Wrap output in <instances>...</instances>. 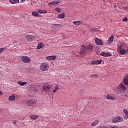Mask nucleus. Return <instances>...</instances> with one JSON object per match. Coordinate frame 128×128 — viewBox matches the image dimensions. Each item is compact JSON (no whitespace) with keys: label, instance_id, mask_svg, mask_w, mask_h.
Segmentation results:
<instances>
[{"label":"nucleus","instance_id":"f257e3e1","mask_svg":"<svg viewBox=\"0 0 128 128\" xmlns=\"http://www.w3.org/2000/svg\"><path fill=\"white\" fill-rule=\"evenodd\" d=\"M40 70L42 72H48L50 70V64L48 62H44L40 66Z\"/></svg>","mask_w":128,"mask_h":128},{"label":"nucleus","instance_id":"f03ea898","mask_svg":"<svg viewBox=\"0 0 128 128\" xmlns=\"http://www.w3.org/2000/svg\"><path fill=\"white\" fill-rule=\"evenodd\" d=\"M117 90H119L120 92H124L128 90L126 86L122 84H120L117 87Z\"/></svg>","mask_w":128,"mask_h":128},{"label":"nucleus","instance_id":"7ed1b4c3","mask_svg":"<svg viewBox=\"0 0 128 128\" xmlns=\"http://www.w3.org/2000/svg\"><path fill=\"white\" fill-rule=\"evenodd\" d=\"M26 39L28 42H32L36 40V37L32 35H27L26 36Z\"/></svg>","mask_w":128,"mask_h":128},{"label":"nucleus","instance_id":"20e7f679","mask_svg":"<svg viewBox=\"0 0 128 128\" xmlns=\"http://www.w3.org/2000/svg\"><path fill=\"white\" fill-rule=\"evenodd\" d=\"M124 118L120 117V116H118L116 118H114L112 120V122L113 124H118V122H124Z\"/></svg>","mask_w":128,"mask_h":128},{"label":"nucleus","instance_id":"39448f33","mask_svg":"<svg viewBox=\"0 0 128 128\" xmlns=\"http://www.w3.org/2000/svg\"><path fill=\"white\" fill-rule=\"evenodd\" d=\"M86 54V47L84 45H82L80 48V56H84Z\"/></svg>","mask_w":128,"mask_h":128},{"label":"nucleus","instance_id":"423d86ee","mask_svg":"<svg viewBox=\"0 0 128 128\" xmlns=\"http://www.w3.org/2000/svg\"><path fill=\"white\" fill-rule=\"evenodd\" d=\"M43 90L46 92H50L52 90V86L49 84H46L44 85Z\"/></svg>","mask_w":128,"mask_h":128},{"label":"nucleus","instance_id":"0eeeda50","mask_svg":"<svg viewBox=\"0 0 128 128\" xmlns=\"http://www.w3.org/2000/svg\"><path fill=\"white\" fill-rule=\"evenodd\" d=\"M52 30H62V25L60 24H52Z\"/></svg>","mask_w":128,"mask_h":128},{"label":"nucleus","instance_id":"6e6552de","mask_svg":"<svg viewBox=\"0 0 128 128\" xmlns=\"http://www.w3.org/2000/svg\"><path fill=\"white\" fill-rule=\"evenodd\" d=\"M22 62L24 64H30V58L28 56H23L22 57Z\"/></svg>","mask_w":128,"mask_h":128},{"label":"nucleus","instance_id":"1a4fd4ad","mask_svg":"<svg viewBox=\"0 0 128 128\" xmlns=\"http://www.w3.org/2000/svg\"><path fill=\"white\" fill-rule=\"evenodd\" d=\"M46 60H48L49 62H52V61H54L56 58H58V57L56 56H49L46 57Z\"/></svg>","mask_w":128,"mask_h":128},{"label":"nucleus","instance_id":"9d476101","mask_svg":"<svg viewBox=\"0 0 128 128\" xmlns=\"http://www.w3.org/2000/svg\"><path fill=\"white\" fill-rule=\"evenodd\" d=\"M26 104L28 106H32L36 104V101L32 100H28L26 102Z\"/></svg>","mask_w":128,"mask_h":128},{"label":"nucleus","instance_id":"9b49d317","mask_svg":"<svg viewBox=\"0 0 128 128\" xmlns=\"http://www.w3.org/2000/svg\"><path fill=\"white\" fill-rule=\"evenodd\" d=\"M102 60H94V61H92L91 62V64L92 66H94V65H98V64H102Z\"/></svg>","mask_w":128,"mask_h":128},{"label":"nucleus","instance_id":"f8f14e48","mask_svg":"<svg viewBox=\"0 0 128 128\" xmlns=\"http://www.w3.org/2000/svg\"><path fill=\"white\" fill-rule=\"evenodd\" d=\"M95 41L98 46H104V43L102 42V41L100 40V39L96 38L95 39Z\"/></svg>","mask_w":128,"mask_h":128},{"label":"nucleus","instance_id":"ddd939ff","mask_svg":"<svg viewBox=\"0 0 128 128\" xmlns=\"http://www.w3.org/2000/svg\"><path fill=\"white\" fill-rule=\"evenodd\" d=\"M106 100H116V98L111 95H108L106 96Z\"/></svg>","mask_w":128,"mask_h":128},{"label":"nucleus","instance_id":"4468645a","mask_svg":"<svg viewBox=\"0 0 128 128\" xmlns=\"http://www.w3.org/2000/svg\"><path fill=\"white\" fill-rule=\"evenodd\" d=\"M57 18H60V20L66 18V14L64 13H62V14H59L57 16Z\"/></svg>","mask_w":128,"mask_h":128},{"label":"nucleus","instance_id":"2eb2a0df","mask_svg":"<svg viewBox=\"0 0 128 128\" xmlns=\"http://www.w3.org/2000/svg\"><path fill=\"white\" fill-rule=\"evenodd\" d=\"M44 46V44L42 42L39 43L37 46V50H42Z\"/></svg>","mask_w":128,"mask_h":128},{"label":"nucleus","instance_id":"dca6fc26","mask_svg":"<svg viewBox=\"0 0 128 128\" xmlns=\"http://www.w3.org/2000/svg\"><path fill=\"white\" fill-rule=\"evenodd\" d=\"M100 56L104 57L112 56V54L110 53L102 52L100 54Z\"/></svg>","mask_w":128,"mask_h":128},{"label":"nucleus","instance_id":"f3484780","mask_svg":"<svg viewBox=\"0 0 128 128\" xmlns=\"http://www.w3.org/2000/svg\"><path fill=\"white\" fill-rule=\"evenodd\" d=\"M56 4H60V1H54L48 3L49 6H50V5L54 6Z\"/></svg>","mask_w":128,"mask_h":128},{"label":"nucleus","instance_id":"a211bd4d","mask_svg":"<svg viewBox=\"0 0 128 128\" xmlns=\"http://www.w3.org/2000/svg\"><path fill=\"white\" fill-rule=\"evenodd\" d=\"M124 113L125 114V116L124 117V120H128V111L126 109H124Z\"/></svg>","mask_w":128,"mask_h":128},{"label":"nucleus","instance_id":"6ab92c4d","mask_svg":"<svg viewBox=\"0 0 128 128\" xmlns=\"http://www.w3.org/2000/svg\"><path fill=\"white\" fill-rule=\"evenodd\" d=\"M16 100V96H11L8 98L9 102H14Z\"/></svg>","mask_w":128,"mask_h":128},{"label":"nucleus","instance_id":"aec40b11","mask_svg":"<svg viewBox=\"0 0 128 128\" xmlns=\"http://www.w3.org/2000/svg\"><path fill=\"white\" fill-rule=\"evenodd\" d=\"M87 50L88 52H92L94 50V47H92L91 45H88L87 46Z\"/></svg>","mask_w":128,"mask_h":128},{"label":"nucleus","instance_id":"412c9836","mask_svg":"<svg viewBox=\"0 0 128 128\" xmlns=\"http://www.w3.org/2000/svg\"><path fill=\"white\" fill-rule=\"evenodd\" d=\"M58 90H60V86L56 85L53 90V94H56L58 92Z\"/></svg>","mask_w":128,"mask_h":128},{"label":"nucleus","instance_id":"4be33fe9","mask_svg":"<svg viewBox=\"0 0 128 128\" xmlns=\"http://www.w3.org/2000/svg\"><path fill=\"white\" fill-rule=\"evenodd\" d=\"M98 124H100V120H96L92 124V126H96Z\"/></svg>","mask_w":128,"mask_h":128},{"label":"nucleus","instance_id":"5701e85b","mask_svg":"<svg viewBox=\"0 0 128 128\" xmlns=\"http://www.w3.org/2000/svg\"><path fill=\"white\" fill-rule=\"evenodd\" d=\"M18 84H20V86H24L28 84V82H18Z\"/></svg>","mask_w":128,"mask_h":128},{"label":"nucleus","instance_id":"b1692460","mask_svg":"<svg viewBox=\"0 0 128 128\" xmlns=\"http://www.w3.org/2000/svg\"><path fill=\"white\" fill-rule=\"evenodd\" d=\"M84 22H80V21H78V22H73L74 24V26H81V24H82Z\"/></svg>","mask_w":128,"mask_h":128},{"label":"nucleus","instance_id":"393cba45","mask_svg":"<svg viewBox=\"0 0 128 128\" xmlns=\"http://www.w3.org/2000/svg\"><path fill=\"white\" fill-rule=\"evenodd\" d=\"M39 116L36 115H31L30 116V118L33 120H38V118Z\"/></svg>","mask_w":128,"mask_h":128},{"label":"nucleus","instance_id":"a878e982","mask_svg":"<svg viewBox=\"0 0 128 128\" xmlns=\"http://www.w3.org/2000/svg\"><path fill=\"white\" fill-rule=\"evenodd\" d=\"M114 36H112L108 40V44H112V42H114Z\"/></svg>","mask_w":128,"mask_h":128},{"label":"nucleus","instance_id":"bb28decb","mask_svg":"<svg viewBox=\"0 0 128 128\" xmlns=\"http://www.w3.org/2000/svg\"><path fill=\"white\" fill-rule=\"evenodd\" d=\"M124 84L126 86H128V76H126L124 78Z\"/></svg>","mask_w":128,"mask_h":128},{"label":"nucleus","instance_id":"cd10ccee","mask_svg":"<svg viewBox=\"0 0 128 128\" xmlns=\"http://www.w3.org/2000/svg\"><path fill=\"white\" fill-rule=\"evenodd\" d=\"M38 12L41 14H48V11L46 10H38Z\"/></svg>","mask_w":128,"mask_h":128},{"label":"nucleus","instance_id":"c85d7f7f","mask_svg":"<svg viewBox=\"0 0 128 128\" xmlns=\"http://www.w3.org/2000/svg\"><path fill=\"white\" fill-rule=\"evenodd\" d=\"M38 12H32V16H35V18H38Z\"/></svg>","mask_w":128,"mask_h":128},{"label":"nucleus","instance_id":"c756f323","mask_svg":"<svg viewBox=\"0 0 128 128\" xmlns=\"http://www.w3.org/2000/svg\"><path fill=\"white\" fill-rule=\"evenodd\" d=\"M55 10L57 12L58 14H60L62 12V8H55Z\"/></svg>","mask_w":128,"mask_h":128},{"label":"nucleus","instance_id":"7c9ffc66","mask_svg":"<svg viewBox=\"0 0 128 128\" xmlns=\"http://www.w3.org/2000/svg\"><path fill=\"white\" fill-rule=\"evenodd\" d=\"M30 90L34 93L38 92V90L34 87H31Z\"/></svg>","mask_w":128,"mask_h":128},{"label":"nucleus","instance_id":"2f4dec72","mask_svg":"<svg viewBox=\"0 0 128 128\" xmlns=\"http://www.w3.org/2000/svg\"><path fill=\"white\" fill-rule=\"evenodd\" d=\"M119 52H120V54H122V56H124V54H126V50H122Z\"/></svg>","mask_w":128,"mask_h":128},{"label":"nucleus","instance_id":"473e14b6","mask_svg":"<svg viewBox=\"0 0 128 128\" xmlns=\"http://www.w3.org/2000/svg\"><path fill=\"white\" fill-rule=\"evenodd\" d=\"M6 50V48H0V54H2Z\"/></svg>","mask_w":128,"mask_h":128},{"label":"nucleus","instance_id":"72a5a7b5","mask_svg":"<svg viewBox=\"0 0 128 128\" xmlns=\"http://www.w3.org/2000/svg\"><path fill=\"white\" fill-rule=\"evenodd\" d=\"M122 46H118V51L120 52V50H122Z\"/></svg>","mask_w":128,"mask_h":128},{"label":"nucleus","instance_id":"f704fd0d","mask_svg":"<svg viewBox=\"0 0 128 128\" xmlns=\"http://www.w3.org/2000/svg\"><path fill=\"white\" fill-rule=\"evenodd\" d=\"M9 2H10V4H16V2H14V0H10Z\"/></svg>","mask_w":128,"mask_h":128},{"label":"nucleus","instance_id":"c9c22d12","mask_svg":"<svg viewBox=\"0 0 128 128\" xmlns=\"http://www.w3.org/2000/svg\"><path fill=\"white\" fill-rule=\"evenodd\" d=\"M122 22H128V18H125L122 20Z\"/></svg>","mask_w":128,"mask_h":128},{"label":"nucleus","instance_id":"e433bc0d","mask_svg":"<svg viewBox=\"0 0 128 128\" xmlns=\"http://www.w3.org/2000/svg\"><path fill=\"white\" fill-rule=\"evenodd\" d=\"M91 76L92 78H98V74H96L91 75Z\"/></svg>","mask_w":128,"mask_h":128},{"label":"nucleus","instance_id":"4c0bfd02","mask_svg":"<svg viewBox=\"0 0 128 128\" xmlns=\"http://www.w3.org/2000/svg\"><path fill=\"white\" fill-rule=\"evenodd\" d=\"M97 128H108V126H98Z\"/></svg>","mask_w":128,"mask_h":128},{"label":"nucleus","instance_id":"58836bf2","mask_svg":"<svg viewBox=\"0 0 128 128\" xmlns=\"http://www.w3.org/2000/svg\"><path fill=\"white\" fill-rule=\"evenodd\" d=\"M90 32H96V29L94 28H92L90 30Z\"/></svg>","mask_w":128,"mask_h":128},{"label":"nucleus","instance_id":"ea45409f","mask_svg":"<svg viewBox=\"0 0 128 128\" xmlns=\"http://www.w3.org/2000/svg\"><path fill=\"white\" fill-rule=\"evenodd\" d=\"M15 4H18L20 2V0H14Z\"/></svg>","mask_w":128,"mask_h":128},{"label":"nucleus","instance_id":"a19ab883","mask_svg":"<svg viewBox=\"0 0 128 128\" xmlns=\"http://www.w3.org/2000/svg\"><path fill=\"white\" fill-rule=\"evenodd\" d=\"M16 122H18V121H16V120H14V121L13 122V124H16Z\"/></svg>","mask_w":128,"mask_h":128},{"label":"nucleus","instance_id":"79ce46f5","mask_svg":"<svg viewBox=\"0 0 128 128\" xmlns=\"http://www.w3.org/2000/svg\"><path fill=\"white\" fill-rule=\"evenodd\" d=\"M2 94H4V93H2V91H0V96H2Z\"/></svg>","mask_w":128,"mask_h":128},{"label":"nucleus","instance_id":"37998d69","mask_svg":"<svg viewBox=\"0 0 128 128\" xmlns=\"http://www.w3.org/2000/svg\"><path fill=\"white\" fill-rule=\"evenodd\" d=\"M26 2V0H21V2Z\"/></svg>","mask_w":128,"mask_h":128},{"label":"nucleus","instance_id":"c03bdc74","mask_svg":"<svg viewBox=\"0 0 128 128\" xmlns=\"http://www.w3.org/2000/svg\"><path fill=\"white\" fill-rule=\"evenodd\" d=\"M117 6H116V5H114V8H116Z\"/></svg>","mask_w":128,"mask_h":128}]
</instances>
